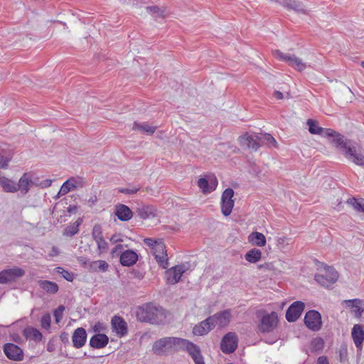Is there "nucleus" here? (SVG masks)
Returning <instances> with one entry per match:
<instances>
[{"label":"nucleus","mask_w":364,"mask_h":364,"mask_svg":"<svg viewBox=\"0 0 364 364\" xmlns=\"http://www.w3.org/2000/svg\"><path fill=\"white\" fill-rule=\"evenodd\" d=\"M361 66L364 68V61H362L360 63Z\"/></svg>","instance_id":"bf43d9fd"},{"label":"nucleus","mask_w":364,"mask_h":364,"mask_svg":"<svg viewBox=\"0 0 364 364\" xmlns=\"http://www.w3.org/2000/svg\"><path fill=\"white\" fill-rule=\"evenodd\" d=\"M144 242L151 248L158 264L164 269H166L168 262L164 243L161 240H156L151 238H145Z\"/></svg>","instance_id":"20e7f679"},{"label":"nucleus","mask_w":364,"mask_h":364,"mask_svg":"<svg viewBox=\"0 0 364 364\" xmlns=\"http://www.w3.org/2000/svg\"><path fill=\"white\" fill-rule=\"evenodd\" d=\"M234 191L232 188H226L221 196L220 208L223 215L228 216L231 214L234 207Z\"/></svg>","instance_id":"423d86ee"},{"label":"nucleus","mask_w":364,"mask_h":364,"mask_svg":"<svg viewBox=\"0 0 364 364\" xmlns=\"http://www.w3.org/2000/svg\"><path fill=\"white\" fill-rule=\"evenodd\" d=\"M314 343H316V345H318V346H323V341L321 338H317V339H315L314 341Z\"/></svg>","instance_id":"4d7b16f0"},{"label":"nucleus","mask_w":364,"mask_h":364,"mask_svg":"<svg viewBox=\"0 0 364 364\" xmlns=\"http://www.w3.org/2000/svg\"><path fill=\"white\" fill-rule=\"evenodd\" d=\"M278 323V316L274 311L269 314L264 315L259 325V329L261 332H270L272 331L277 326Z\"/></svg>","instance_id":"9b49d317"},{"label":"nucleus","mask_w":364,"mask_h":364,"mask_svg":"<svg viewBox=\"0 0 364 364\" xmlns=\"http://www.w3.org/2000/svg\"><path fill=\"white\" fill-rule=\"evenodd\" d=\"M317 364H329L326 356H321L318 358Z\"/></svg>","instance_id":"603ef678"},{"label":"nucleus","mask_w":364,"mask_h":364,"mask_svg":"<svg viewBox=\"0 0 364 364\" xmlns=\"http://www.w3.org/2000/svg\"><path fill=\"white\" fill-rule=\"evenodd\" d=\"M65 311V306H59L54 311V317L55 319V322L57 323H60V321L63 318V311Z\"/></svg>","instance_id":"49530a36"},{"label":"nucleus","mask_w":364,"mask_h":364,"mask_svg":"<svg viewBox=\"0 0 364 364\" xmlns=\"http://www.w3.org/2000/svg\"><path fill=\"white\" fill-rule=\"evenodd\" d=\"M264 139L265 140L267 141V142H269L270 144H272V146H277V141L275 140V139L270 134H265L264 135Z\"/></svg>","instance_id":"8fccbe9b"},{"label":"nucleus","mask_w":364,"mask_h":364,"mask_svg":"<svg viewBox=\"0 0 364 364\" xmlns=\"http://www.w3.org/2000/svg\"><path fill=\"white\" fill-rule=\"evenodd\" d=\"M86 341V331L81 327L75 329L72 336L73 346L76 348H82L85 344Z\"/></svg>","instance_id":"4be33fe9"},{"label":"nucleus","mask_w":364,"mask_h":364,"mask_svg":"<svg viewBox=\"0 0 364 364\" xmlns=\"http://www.w3.org/2000/svg\"><path fill=\"white\" fill-rule=\"evenodd\" d=\"M187 267L185 264H178L165 272V279L168 284H175L178 283L183 274L186 272Z\"/></svg>","instance_id":"0eeeda50"},{"label":"nucleus","mask_w":364,"mask_h":364,"mask_svg":"<svg viewBox=\"0 0 364 364\" xmlns=\"http://www.w3.org/2000/svg\"><path fill=\"white\" fill-rule=\"evenodd\" d=\"M55 272L62 275V277L68 282H73L74 275L73 273L64 269L63 267H58L55 268Z\"/></svg>","instance_id":"37998d69"},{"label":"nucleus","mask_w":364,"mask_h":364,"mask_svg":"<svg viewBox=\"0 0 364 364\" xmlns=\"http://www.w3.org/2000/svg\"><path fill=\"white\" fill-rule=\"evenodd\" d=\"M147 11H149L150 12L153 13H158L159 11V8L158 6H148L146 8Z\"/></svg>","instance_id":"5fc2aeb1"},{"label":"nucleus","mask_w":364,"mask_h":364,"mask_svg":"<svg viewBox=\"0 0 364 364\" xmlns=\"http://www.w3.org/2000/svg\"><path fill=\"white\" fill-rule=\"evenodd\" d=\"M38 284L44 291L51 294H56L59 289L55 282L48 280H40Z\"/></svg>","instance_id":"f704fd0d"},{"label":"nucleus","mask_w":364,"mask_h":364,"mask_svg":"<svg viewBox=\"0 0 364 364\" xmlns=\"http://www.w3.org/2000/svg\"><path fill=\"white\" fill-rule=\"evenodd\" d=\"M138 260V255L136 252L127 250L120 255L119 261L122 266L130 267L136 264Z\"/></svg>","instance_id":"412c9836"},{"label":"nucleus","mask_w":364,"mask_h":364,"mask_svg":"<svg viewBox=\"0 0 364 364\" xmlns=\"http://www.w3.org/2000/svg\"><path fill=\"white\" fill-rule=\"evenodd\" d=\"M50 256L51 257H55V256H57L59 255V250L58 249V247L53 246L51 249V251L50 252Z\"/></svg>","instance_id":"864d4df0"},{"label":"nucleus","mask_w":364,"mask_h":364,"mask_svg":"<svg viewBox=\"0 0 364 364\" xmlns=\"http://www.w3.org/2000/svg\"><path fill=\"white\" fill-rule=\"evenodd\" d=\"M305 305L302 301H296L288 308L286 318L289 322L296 321L304 309Z\"/></svg>","instance_id":"f3484780"},{"label":"nucleus","mask_w":364,"mask_h":364,"mask_svg":"<svg viewBox=\"0 0 364 364\" xmlns=\"http://www.w3.org/2000/svg\"><path fill=\"white\" fill-rule=\"evenodd\" d=\"M351 337L358 351L361 352L364 342V325L355 324L351 331Z\"/></svg>","instance_id":"a211bd4d"},{"label":"nucleus","mask_w":364,"mask_h":364,"mask_svg":"<svg viewBox=\"0 0 364 364\" xmlns=\"http://www.w3.org/2000/svg\"><path fill=\"white\" fill-rule=\"evenodd\" d=\"M92 235L94 240L97 243L99 255H100L107 252L108 250V243L105 240L101 231V228L99 225L94 226Z\"/></svg>","instance_id":"dca6fc26"},{"label":"nucleus","mask_w":364,"mask_h":364,"mask_svg":"<svg viewBox=\"0 0 364 364\" xmlns=\"http://www.w3.org/2000/svg\"><path fill=\"white\" fill-rule=\"evenodd\" d=\"M305 325L311 331H319L322 326L321 316L315 310L308 311L304 317Z\"/></svg>","instance_id":"1a4fd4ad"},{"label":"nucleus","mask_w":364,"mask_h":364,"mask_svg":"<svg viewBox=\"0 0 364 364\" xmlns=\"http://www.w3.org/2000/svg\"><path fill=\"white\" fill-rule=\"evenodd\" d=\"M316 269L321 273L315 275V280L321 286L328 287L334 284L338 279V272L333 267L327 264L316 262Z\"/></svg>","instance_id":"7ed1b4c3"},{"label":"nucleus","mask_w":364,"mask_h":364,"mask_svg":"<svg viewBox=\"0 0 364 364\" xmlns=\"http://www.w3.org/2000/svg\"><path fill=\"white\" fill-rule=\"evenodd\" d=\"M26 336L28 338L38 341L42 339V333L36 328H31L25 331Z\"/></svg>","instance_id":"4c0bfd02"},{"label":"nucleus","mask_w":364,"mask_h":364,"mask_svg":"<svg viewBox=\"0 0 364 364\" xmlns=\"http://www.w3.org/2000/svg\"><path fill=\"white\" fill-rule=\"evenodd\" d=\"M115 214L117 216V218L122 221H128L133 216V213L130 210V208L128 206L123 204H120L116 206Z\"/></svg>","instance_id":"a878e982"},{"label":"nucleus","mask_w":364,"mask_h":364,"mask_svg":"<svg viewBox=\"0 0 364 364\" xmlns=\"http://www.w3.org/2000/svg\"><path fill=\"white\" fill-rule=\"evenodd\" d=\"M348 203L350 204L357 211L363 212L364 213V204L361 203L355 198H353L349 199Z\"/></svg>","instance_id":"c03bdc74"},{"label":"nucleus","mask_w":364,"mask_h":364,"mask_svg":"<svg viewBox=\"0 0 364 364\" xmlns=\"http://www.w3.org/2000/svg\"><path fill=\"white\" fill-rule=\"evenodd\" d=\"M25 272L19 267L3 270L0 272V283L6 284L24 275Z\"/></svg>","instance_id":"ddd939ff"},{"label":"nucleus","mask_w":364,"mask_h":364,"mask_svg":"<svg viewBox=\"0 0 364 364\" xmlns=\"http://www.w3.org/2000/svg\"><path fill=\"white\" fill-rule=\"evenodd\" d=\"M137 213L140 218L143 220L157 216V209L153 205H144L138 209Z\"/></svg>","instance_id":"bb28decb"},{"label":"nucleus","mask_w":364,"mask_h":364,"mask_svg":"<svg viewBox=\"0 0 364 364\" xmlns=\"http://www.w3.org/2000/svg\"><path fill=\"white\" fill-rule=\"evenodd\" d=\"M213 326H219L220 328L228 325L232 318L231 311L229 309L224 310L210 316Z\"/></svg>","instance_id":"2eb2a0df"},{"label":"nucleus","mask_w":364,"mask_h":364,"mask_svg":"<svg viewBox=\"0 0 364 364\" xmlns=\"http://www.w3.org/2000/svg\"><path fill=\"white\" fill-rule=\"evenodd\" d=\"M289 241L290 239L287 237H279L276 240V247L280 250H284L289 245Z\"/></svg>","instance_id":"a19ab883"},{"label":"nucleus","mask_w":364,"mask_h":364,"mask_svg":"<svg viewBox=\"0 0 364 364\" xmlns=\"http://www.w3.org/2000/svg\"><path fill=\"white\" fill-rule=\"evenodd\" d=\"M134 129H137V130H139L144 133H146V134H152L155 132L156 131V127H151L147 124H137V123H134Z\"/></svg>","instance_id":"58836bf2"},{"label":"nucleus","mask_w":364,"mask_h":364,"mask_svg":"<svg viewBox=\"0 0 364 364\" xmlns=\"http://www.w3.org/2000/svg\"><path fill=\"white\" fill-rule=\"evenodd\" d=\"M46 186H49L51 185L52 181L51 180H46Z\"/></svg>","instance_id":"13d9d810"},{"label":"nucleus","mask_w":364,"mask_h":364,"mask_svg":"<svg viewBox=\"0 0 364 364\" xmlns=\"http://www.w3.org/2000/svg\"><path fill=\"white\" fill-rule=\"evenodd\" d=\"M77 180L75 178H70L68 179L61 186L60 189L58 193V196H64L67 194L70 191H73L77 188Z\"/></svg>","instance_id":"2f4dec72"},{"label":"nucleus","mask_w":364,"mask_h":364,"mask_svg":"<svg viewBox=\"0 0 364 364\" xmlns=\"http://www.w3.org/2000/svg\"><path fill=\"white\" fill-rule=\"evenodd\" d=\"M3 350L6 356L11 360L21 361L24 358L23 350L14 343H5L3 346Z\"/></svg>","instance_id":"9d476101"},{"label":"nucleus","mask_w":364,"mask_h":364,"mask_svg":"<svg viewBox=\"0 0 364 364\" xmlns=\"http://www.w3.org/2000/svg\"><path fill=\"white\" fill-rule=\"evenodd\" d=\"M343 302L351 309L352 312L356 318H360L363 309H362V301L360 299H354L350 300H345Z\"/></svg>","instance_id":"c85d7f7f"},{"label":"nucleus","mask_w":364,"mask_h":364,"mask_svg":"<svg viewBox=\"0 0 364 364\" xmlns=\"http://www.w3.org/2000/svg\"><path fill=\"white\" fill-rule=\"evenodd\" d=\"M247 240L253 246L263 247L267 244V240L264 235L259 232H252L248 237Z\"/></svg>","instance_id":"b1692460"},{"label":"nucleus","mask_w":364,"mask_h":364,"mask_svg":"<svg viewBox=\"0 0 364 364\" xmlns=\"http://www.w3.org/2000/svg\"><path fill=\"white\" fill-rule=\"evenodd\" d=\"M82 220L78 218L75 223L68 225L64 230L63 235L68 237H72L79 231V227L82 224Z\"/></svg>","instance_id":"c9c22d12"},{"label":"nucleus","mask_w":364,"mask_h":364,"mask_svg":"<svg viewBox=\"0 0 364 364\" xmlns=\"http://www.w3.org/2000/svg\"><path fill=\"white\" fill-rule=\"evenodd\" d=\"M309 131L312 134H318L322 136L333 134L334 130L332 129H324L318 125V122L314 119H308Z\"/></svg>","instance_id":"aec40b11"},{"label":"nucleus","mask_w":364,"mask_h":364,"mask_svg":"<svg viewBox=\"0 0 364 364\" xmlns=\"http://www.w3.org/2000/svg\"><path fill=\"white\" fill-rule=\"evenodd\" d=\"M112 330L118 337L122 338L127 334V324L120 316H114L111 321Z\"/></svg>","instance_id":"6ab92c4d"},{"label":"nucleus","mask_w":364,"mask_h":364,"mask_svg":"<svg viewBox=\"0 0 364 364\" xmlns=\"http://www.w3.org/2000/svg\"><path fill=\"white\" fill-rule=\"evenodd\" d=\"M115 246L111 250V255L113 257L119 256L121 255L123 252L122 250L125 247H129L130 246V244L129 243H122V244H114Z\"/></svg>","instance_id":"79ce46f5"},{"label":"nucleus","mask_w":364,"mask_h":364,"mask_svg":"<svg viewBox=\"0 0 364 364\" xmlns=\"http://www.w3.org/2000/svg\"><path fill=\"white\" fill-rule=\"evenodd\" d=\"M11 158L9 156H4L0 153V166L1 168H6L8 166V163Z\"/></svg>","instance_id":"09e8293b"},{"label":"nucleus","mask_w":364,"mask_h":364,"mask_svg":"<svg viewBox=\"0 0 364 364\" xmlns=\"http://www.w3.org/2000/svg\"><path fill=\"white\" fill-rule=\"evenodd\" d=\"M262 252L260 250L252 248L245 255V259L250 263H256L262 259Z\"/></svg>","instance_id":"72a5a7b5"},{"label":"nucleus","mask_w":364,"mask_h":364,"mask_svg":"<svg viewBox=\"0 0 364 364\" xmlns=\"http://www.w3.org/2000/svg\"><path fill=\"white\" fill-rule=\"evenodd\" d=\"M51 317L49 314H44L41 318V326L43 328L48 330L50 328Z\"/></svg>","instance_id":"a18cd8bd"},{"label":"nucleus","mask_w":364,"mask_h":364,"mask_svg":"<svg viewBox=\"0 0 364 364\" xmlns=\"http://www.w3.org/2000/svg\"><path fill=\"white\" fill-rule=\"evenodd\" d=\"M344 155L347 159L358 166H364V154L355 146H348Z\"/></svg>","instance_id":"4468645a"},{"label":"nucleus","mask_w":364,"mask_h":364,"mask_svg":"<svg viewBox=\"0 0 364 364\" xmlns=\"http://www.w3.org/2000/svg\"><path fill=\"white\" fill-rule=\"evenodd\" d=\"M238 141L241 146L248 149L257 150L259 147L257 139H255L252 135H250L248 133H245L240 136L238 138Z\"/></svg>","instance_id":"5701e85b"},{"label":"nucleus","mask_w":364,"mask_h":364,"mask_svg":"<svg viewBox=\"0 0 364 364\" xmlns=\"http://www.w3.org/2000/svg\"><path fill=\"white\" fill-rule=\"evenodd\" d=\"M274 262H265L264 264L258 265L259 269H264L267 270L274 271L276 269L274 268Z\"/></svg>","instance_id":"de8ad7c7"},{"label":"nucleus","mask_w":364,"mask_h":364,"mask_svg":"<svg viewBox=\"0 0 364 364\" xmlns=\"http://www.w3.org/2000/svg\"><path fill=\"white\" fill-rule=\"evenodd\" d=\"M237 347V337L235 333H226L220 343L221 350L225 353L234 352Z\"/></svg>","instance_id":"f8f14e48"},{"label":"nucleus","mask_w":364,"mask_h":364,"mask_svg":"<svg viewBox=\"0 0 364 364\" xmlns=\"http://www.w3.org/2000/svg\"><path fill=\"white\" fill-rule=\"evenodd\" d=\"M109 241L112 244H122L127 243L128 241H131V239L120 233H117L111 236Z\"/></svg>","instance_id":"ea45409f"},{"label":"nucleus","mask_w":364,"mask_h":364,"mask_svg":"<svg viewBox=\"0 0 364 364\" xmlns=\"http://www.w3.org/2000/svg\"><path fill=\"white\" fill-rule=\"evenodd\" d=\"M139 188H134V189H129V188H123L119 190L121 193H126V194H133L136 193Z\"/></svg>","instance_id":"3c124183"},{"label":"nucleus","mask_w":364,"mask_h":364,"mask_svg":"<svg viewBox=\"0 0 364 364\" xmlns=\"http://www.w3.org/2000/svg\"><path fill=\"white\" fill-rule=\"evenodd\" d=\"M0 185L3 190L9 193H14L18 191L16 183L11 179L0 174Z\"/></svg>","instance_id":"473e14b6"},{"label":"nucleus","mask_w":364,"mask_h":364,"mask_svg":"<svg viewBox=\"0 0 364 364\" xmlns=\"http://www.w3.org/2000/svg\"><path fill=\"white\" fill-rule=\"evenodd\" d=\"M274 96L275 98H277L278 100H282L284 97L283 93L279 91H275L274 92Z\"/></svg>","instance_id":"6e6d98bb"},{"label":"nucleus","mask_w":364,"mask_h":364,"mask_svg":"<svg viewBox=\"0 0 364 364\" xmlns=\"http://www.w3.org/2000/svg\"><path fill=\"white\" fill-rule=\"evenodd\" d=\"M329 136L332 137L331 143L344 153L349 145L345 141L343 136L336 131H334L333 134Z\"/></svg>","instance_id":"7c9ffc66"},{"label":"nucleus","mask_w":364,"mask_h":364,"mask_svg":"<svg viewBox=\"0 0 364 364\" xmlns=\"http://www.w3.org/2000/svg\"><path fill=\"white\" fill-rule=\"evenodd\" d=\"M211 324V318L209 317L205 321L200 322L198 325H196L193 329V333L196 336H203L207 334L213 328Z\"/></svg>","instance_id":"393cba45"},{"label":"nucleus","mask_w":364,"mask_h":364,"mask_svg":"<svg viewBox=\"0 0 364 364\" xmlns=\"http://www.w3.org/2000/svg\"><path fill=\"white\" fill-rule=\"evenodd\" d=\"M32 179L33 176L31 173H25L19 179L18 185H16L18 190L26 193L29 190L30 185L33 183Z\"/></svg>","instance_id":"c756f323"},{"label":"nucleus","mask_w":364,"mask_h":364,"mask_svg":"<svg viewBox=\"0 0 364 364\" xmlns=\"http://www.w3.org/2000/svg\"><path fill=\"white\" fill-rule=\"evenodd\" d=\"M272 55L276 59L287 63L299 72L304 70L307 67L306 63L294 54L284 53L279 50H275L272 51Z\"/></svg>","instance_id":"39448f33"},{"label":"nucleus","mask_w":364,"mask_h":364,"mask_svg":"<svg viewBox=\"0 0 364 364\" xmlns=\"http://www.w3.org/2000/svg\"><path fill=\"white\" fill-rule=\"evenodd\" d=\"M90 267L94 271L106 272L108 269L109 264L105 260H97L91 263Z\"/></svg>","instance_id":"e433bc0d"},{"label":"nucleus","mask_w":364,"mask_h":364,"mask_svg":"<svg viewBox=\"0 0 364 364\" xmlns=\"http://www.w3.org/2000/svg\"><path fill=\"white\" fill-rule=\"evenodd\" d=\"M179 350H186L196 364H205L200 348L186 339L166 337L156 341L153 346V351L157 355Z\"/></svg>","instance_id":"f257e3e1"},{"label":"nucleus","mask_w":364,"mask_h":364,"mask_svg":"<svg viewBox=\"0 0 364 364\" xmlns=\"http://www.w3.org/2000/svg\"><path fill=\"white\" fill-rule=\"evenodd\" d=\"M218 184L216 176L213 174H207L199 178L198 186L204 194H208L215 190Z\"/></svg>","instance_id":"6e6552de"},{"label":"nucleus","mask_w":364,"mask_h":364,"mask_svg":"<svg viewBox=\"0 0 364 364\" xmlns=\"http://www.w3.org/2000/svg\"><path fill=\"white\" fill-rule=\"evenodd\" d=\"M137 318L143 322L159 323L166 318V312L162 308H157L151 304H146L137 311Z\"/></svg>","instance_id":"f03ea898"},{"label":"nucleus","mask_w":364,"mask_h":364,"mask_svg":"<svg viewBox=\"0 0 364 364\" xmlns=\"http://www.w3.org/2000/svg\"><path fill=\"white\" fill-rule=\"evenodd\" d=\"M109 342V338L105 334H96L93 336L90 341V344L95 348H102L105 347Z\"/></svg>","instance_id":"cd10ccee"}]
</instances>
